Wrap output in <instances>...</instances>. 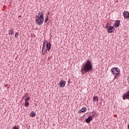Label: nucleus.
<instances>
[{"label": "nucleus", "instance_id": "13", "mask_svg": "<svg viewBox=\"0 0 129 129\" xmlns=\"http://www.w3.org/2000/svg\"><path fill=\"white\" fill-rule=\"evenodd\" d=\"M24 105L25 107H28V106L30 105V103H29V102H25Z\"/></svg>", "mask_w": 129, "mask_h": 129}, {"label": "nucleus", "instance_id": "5", "mask_svg": "<svg viewBox=\"0 0 129 129\" xmlns=\"http://www.w3.org/2000/svg\"><path fill=\"white\" fill-rule=\"evenodd\" d=\"M65 85H66V81H63V80H61L59 84H58V86L61 88H63L64 87V86H65Z\"/></svg>", "mask_w": 129, "mask_h": 129}, {"label": "nucleus", "instance_id": "10", "mask_svg": "<svg viewBox=\"0 0 129 129\" xmlns=\"http://www.w3.org/2000/svg\"><path fill=\"white\" fill-rule=\"evenodd\" d=\"M86 111V108L83 107L81 110H79L78 112L79 113H82V112H85Z\"/></svg>", "mask_w": 129, "mask_h": 129}, {"label": "nucleus", "instance_id": "17", "mask_svg": "<svg viewBox=\"0 0 129 129\" xmlns=\"http://www.w3.org/2000/svg\"><path fill=\"white\" fill-rule=\"evenodd\" d=\"M18 36H19V32H16L15 34V37L16 38H18Z\"/></svg>", "mask_w": 129, "mask_h": 129}, {"label": "nucleus", "instance_id": "4", "mask_svg": "<svg viewBox=\"0 0 129 129\" xmlns=\"http://www.w3.org/2000/svg\"><path fill=\"white\" fill-rule=\"evenodd\" d=\"M111 72L114 75H118L120 72V70L117 68H113L111 69Z\"/></svg>", "mask_w": 129, "mask_h": 129}, {"label": "nucleus", "instance_id": "12", "mask_svg": "<svg viewBox=\"0 0 129 129\" xmlns=\"http://www.w3.org/2000/svg\"><path fill=\"white\" fill-rule=\"evenodd\" d=\"M14 34V31L13 29H10L9 30V35H13Z\"/></svg>", "mask_w": 129, "mask_h": 129}, {"label": "nucleus", "instance_id": "19", "mask_svg": "<svg viewBox=\"0 0 129 129\" xmlns=\"http://www.w3.org/2000/svg\"><path fill=\"white\" fill-rule=\"evenodd\" d=\"M107 25H108V24H107V25H106V29H108V27H109V26H108Z\"/></svg>", "mask_w": 129, "mask_h": 129}, {"label": "nucleus", "instance_id": "6", "mask_svg": "<svg viewBox=\"0 0 129 129\" xmlns=\"http://www.w3.org/2000/svg\"><path fill=\"white\" fill-rule=\"evenodd\" d=\"M107 32L109 33H113L114 32V27L113 26H109L107 29Z\"/></svg>", "mask_w": 129, "mask_h": 129}, {"label": "nucleus", "instance_id": "16", "mask_svg": "<svg viewBox=\"0 0 129 129\" xmlns=\"http://www.w3.org/2000/svg\"><path fill=\"white\" fill-rule=\"evenodd\" d=\"M48 20H49V18H48V16H47L45 19L44 23H47V22H48Z\"/></svg>", "mask_w": 129, "mask_h": 129}, {"label": "nucleus", "instance_id": "3", "mask_svg": "<svg viewBox=\"0 0 129 129\" xmlns=\"http://www.w3.org/2000/svg\"><path fill=\"white\" fill-rule=\"evenodd\" d=\"M44 22V15L42 12H39L38 16L35 18V24L36 25H42Z\"/></svg>", "mask_w": 129, "mask_h": 129}, {"label": "nucleus", "instance_id": "18", "mask_svg": "<svg viewBox=\"0 0 129 129\" xmlns=\"http://www.w3.org/2000/svg\"><path fill=\"white\" fill-rule=\"evenodd\" d=\"M12 129H19V128H18L16 126H14L13 127Z\"/></svg>", "mask_w": 129, "mask_h": 129}, {"label": "nucleus", "instance_id": "15", "mask_svg": "<svg viewBox=\"0 0 129 129\" xmlns=\"http://www.w3.org/2000/svg\"><path fill=\"white\" fill-rule=\"evenodd\" d=\"M96 98H97V96H94L93 98L94 102H96Z\"/></svg>", "mask_w": 129, "mask_h": 129}, {"label": "nucleus", "instance_id": "2", "mask_svg": "<svg viewBox=\"0 0 129 129\" xmlns=\"http://www.w3.org/2000/svg\"><path fill=\"white\" fill-rule=\"evenodd\" d=\"M51 50V42H48L47 40H44L42 49V55H45L47 51Z\"/></svg>", "mask_w": 129, "mask_h": 129}, {"label": "nucleus", "instance_id": "9", "mask_svg": "<svg viewBox=\"0 0 129 129\" xmlns=\"http://www.w3.org/2000/svg\"><path fill=\"white\" fill-rule=\"evenodd\" d=\"M120 24V21H119V20H116L114 25L115 28H118V27H119Z\"/></svg>", "mask_w": 129, "mask_h": 129}, {"label": "nucleus", "instance_id": "7", "mask_svg": "<svg viewBox=\"0 0 129 129\" xmlns=\"http://www.w3.org/2000/svg\"><path fill=\"white\" fill-rule=\"evenodd\" d=\"M92 120V116H89L86 119V122L87 123H89L90 121Z\"/></svg>", "mask_w": 129, "mask_h": 129}, {"label": "nucleus", "instance_id": "8", "mask_svg": "<svg viewBox=\"0 0 129 129\" xmlns=\"http://www.w3.org/2000/svg\"><path fill=\"white\" fill-rule=\"evenodd\" d=\"M124 18H129V13L128 12H124L123 13Z\"/></svg>", "mask_w": 129, "mask_h": 129}, {"label": "nucleus", "instance_id": "20", "mask_svg": "<svg viewBox=\"0 0 129 129\" xmlns=\"http://www.w3.org/2000/svg\"><path fill=\"white\" fill-rule=\"evenodd\" d=\"M96 100L97 101H98V98L97 97V98H96Z\"/></svg>", "mask_w": 129, "mask_h": 129}, {"label": "nucleus", "instance_id": "21", "mask_svg": "<svg viewBox=\"0 0 129 129\" xmlns=\"http://www.w3.org/2000/svg\"><path fill=\"white\" fill-rule=\"evenodd\" d=\"M128 129H129V124L127 126Z\"/></svg>", "mask_w": 129, "mask_h": 129}, {"label": "nucleus", "instance_id": "11", "mask_svg": "<svg viewBox=\"0 0 129 129\" xmlns=\"http://www.w3.org/2000/svg\"><path fill=\"white\" fill-rule=\"evenodd\" d=\"M30 116H31V117H35V116H36V113H35V112H34V111H32V112H31V113L29 114Z\"/></svg>", "mask_w": 129, "mask_h": 129}, {"label": "nucleus", "instance_id": "1", "mask_svg": "<svg viewBox=\"0 0 129 129\" xmlns=\"http://www.w3.org/2000/svg\"><path fill=\"white\" fill-rule=\"evenodd\" d=\"M93 69L92 66V62L90 61V59H87L86 61L83 64V67L81 69V72L82 74L87 73V72H90L91 70Z\"/></svg>", "mask_w": 129, "mask_h": 129}, {"label": "nucleus", "instance_id": "14", "mask_svg": "<svg viewBox=\"0 0 129 129\" xmlns=\"http://www.w3.org/2000/svg\"><path fill=\"white\" fill-rule=\"evenodd\" d=\"M29 100H30V98L29 97H27V98L25 99V102H28V101H29Z\"/></svg>", "mask_w": 129, "mask_h": 129}]
</instances>
